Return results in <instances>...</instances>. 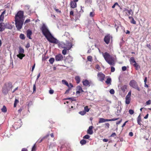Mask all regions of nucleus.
Listing matches in <instances>:
<instances>
[{
  "instance_id": "nucleus-35",
  "label": "nucleus",
  "mask_w": 151,
  "mask_h": 151,
  "mask_svg": "<svg viewBox=\"0 0 151 151\" xmlns=\"http://www.w3.org/2000/svg\"><path fill=\"white\" fill-rule=\"evenodd\" d=\"M49 61L50 64H52L54 61V59L53 58H51Z\"/></svg>"
},
{
  "instance_id": "nucleus-16",
  "label": "nucleus",
  "mask_w": 151,
  "mask_h": 151,
  "mask_svg": "<svg viewBox=\"0 0 151 151\" xmlns=\"http://www.w3.org/2000/svg\"><path fill=\"white\" fill-rule=\"evenodd\" d=\"M77 91L76 93L78 94L80 93L83 92V90H82V88L80 86H78L77 87Z\"/></svg>"
},
{
  "instance_id": "nucleus-1",
  "label": "nucleus",
  "mask_w": 151,
  "mask_h": 151,
  "mask_svg": "<svg viewBox=\"0 0 151 151\" xmlns=\"http://www.w3.org/2000/svg\"><path fill=\"white\" fill-rule=\"evenodd\" d=\"M16 27L18 30L22 29L24 21V12L23 11H19L15 17Z\"/></svg>"
},
{
  "instance_id": "nucleus-18",
  "label": "nucleus",
  "mask_w": 151,
  "mask_h": 151,
  "mask_svg": "<svg viewBox=\"0 0 151 151\" xmlns=\"http://www.w3.org/2000/svg\"><path fill=\"white\" fill-rule=\"evenodd\" d=\"M58 45L60 47H61L63 48H66V45L65 43L63 42H61L58 43Z\"/></svg>"
},
{
  "instance_id": "nucleus-45",
  "label": "nucleus",
  "mask_w": 151,
  "mask_h": 151,
  "mask_svg": "<svg viewBox=\"0 0 151 151\" xmlns=\"http://www.w3.org/2000/svg\"><path fill=\"white\" fill-rule=\"evenodd\" d=\"M109 92L111 94H113L114 93V91L113 89H112L110 90Z\"/></svg>"
},
{
  "instance_id": "nucleus-57",
  "label": "nucleus",
  "mask_w": 151,
  "mask_h": 151,
  "mask_svg": "<svg viewBox=\"0 0 151 151\" xmlns=\"http://www.w3.org/2000/svg\"><path fill=\"white\" fill-rule=\"evenodd\" d=\"M49 93L50 94H52L54 93V91L52 89H50L49 91Z\"/></svg>"
},
{
  "instance_id": "nucleus-64",
  "label": "nucleus",
  "mask_w": 151,
  "mask_h": 151,
  "mask_svg": "<svg viewBox=\"0 0 151 151\" xmlns=\"http://www.w3.org/2000/svg\"><path fill=\"white\" fill-rule=\"evenodd\" d=\"M22 108H20V109L19 110H18V112L19 113H20L21 111H22Z\"/></svg>"
},
{
  "instance_id": "nucleus-60",
  "label": "nucleus",
  "mask_w": 151,
  "mask_h": 151,
  "mask_svg": "<svg viewBox=\"0 0 151 151\" xmlns=\"http://www.w3.org/2000/svg\"><path fill=\"white\" fill-rule=\"evenodd\" d=\"M90 16L91 17H93L94 16V13L93 12H91L90 14Z\"/></svg>"
},
{
  "instance_id": "nucleus-27",
  "label": "nucleus",
  "mask_w": 151,
  "mask_h": 151,
  "mask_svg": "<svg viewBox=\"0 0 151 151\" xmlns=\"http://www.w3.org/2000/svg\"><path fill=\"white\" fill-rule=\"evenodd\" d=\"M19 54H23L24 52V49L21 47H19Z\"/></svg>"
},
{
  "instance_id": "nucleus-8",
  "label": "nucleus",
  "mask_w": 151,
  "mask_h": 151,
  "mask_svg": "<svg viewBox=\"0 0 151 151\" xmlns=\"http://www.w3.org/2000/svg\"><path fill=\"white\" fill-rule=\"evenodd\" d=\"M112 38V37L110 34H108L105 36L104 40L105 42L108 44L109 43L110 39Z\"/></svg>"
},
{
  "instance_id": "nucleus-61",
  "label": "nucleus",
  "mask_w": 151,
  "mask_h": 151,
  "mask_svg": "<svg viewBox=\"0 0 151 151\" xmlns=\"http://www.w3.org/2000/svg\"><path fill=\"white\" fill-rule=\"evenodd\" d=\"M62 82L63 84L66 85V81L65 80H63L62 81Z\"/></svg>"
},
{
  "instance_id": "nucleus-46",
  "label": "nucleus",
  "mask_w": 151,
  "mask_h": 151,
  "mask_svg": "<svg viewBox=\"0 0 151 151\" xmlns=\"http://www.w3.org/2000/svg\"><path fill=\"white\" fill-rule=\"evenodd\" d=\"M95 68L96 69H98L99 70H100V66L98 65H96Z\"/></svg>"
},
{
  "instance_id": "nucleus-12",
  "label": "nucleus",
  "mask_w": 151,
  "mask_h": 151,
  "mask_svg": "<svg viewBox=\"0 0 151 151\" xmlns=\"http://www.w3.org/2000/svg\"><path fill=\"white\" fill-rule=\"evenodd\" d=\"M127 86L126 85H119L118 87L121 91H122L123 92H124L127 88Z\"/></svg>"
},
{
  "instance_id": "nucleus-43",
  "label": "nucleus",
  "mask_w": 151,
  "mask_h": 151,
  "mask_svg": "<svg viewBox=\"0 0 151 151\" xmlns=\"http://www.w3.org/2000/svg\"><path fill=\"white\" fill-rule=\"evenodd\" d=\"M130 22L131 23H132L134 24H136V22L134 20L133 18L132 19V20Z\"/></svg>"
},
{
  "instance_id": "nucleus-5",
  "label": "nucleus",
  "mask_w": 151,
  "mask_h": 151,
  "mask_svg": "<svg viewBox=\"0 0 151 151\" xmlns=\"http://www.w3.org/2000/svg\"><path fill=\"white\" fill-rule=\"evenodd\" d=\"M12 87V84L11 83H9L7 86H4L2 90V92L5 95H6L8 92L11 89Z\"/></svg>"
},
{
  "instance_id": "nucleus-25",
  "label": "nucleus",
  "mask_w": 151,
  "mask_h": 151,
  "mask_svg": "<svg viewBox=\"0 0 151 151\" xmlns=\"http://www.w3.org/2000/svg\"><path fill=\"white\" fill-rule=\"evenodd\" d=\"M133 65L135 68V69L136 70H138L140 68V66L137 63H134V64H133Z\"/></svg>"
},
{
  "instance_id": "nucleus-36",
  "label": "nucleus",
  "mask_w": 151,
  "mask_h": 151,
  "mask_svg": "<svg viewBox=\"0 0 151 151\" xmlns=\"http://www.w3.org/2000/svg\"><path fill=\"white\" fill-rule=\"evenodd\" d=\"M89 109L88 108V106H85L84 108V111H86V112H88L89 111Z\"/></svg>"
},
{
  "instance_id": "nucleus-44",
  "label": "nucleus",
  "mask_w": 151,
  "mask_h": 151,
  "mask_svg": "<svg viewBox=\"0 0 151 151\" xmlns=\"http://www.w3.org/2000/svg\"><path fill=\"white\" fill-rule=\"evenodd\" d=\"M129 113L130 114L132 115L134 114V111L132 109H129Z\"/></svg>"
},
{
  "instance_id": "nucleus-6",
  "label": "nucleus",
  "mask_w": 151,
  "mask_h": 151,
  "mask_svg": "<svg viewBox=\"0 0 151 151\" xmlns=\"http://www.w3.org/2000/svg\"><path fill=\"white\" fill-rule=\"evenodd\" d=\"M47 40L50 42L52 43L55 44H58L59 43V41L57 40L56 38H54L52 35H51V36H49L47 38Z\"/></svg>"
},
{
  "instance_id": "nucleus-53",
  "label": "nucleus",
  "mask_w": 151,
  "mask_h": 151,
  "mask_svg": "<svg viewBox=\"0 0 151 151\" xmlns=\"http://www.w3.org/2000/svg\"><path fill=\"white\" fill-rule=\"evenodd\" d=\"M127 69L126 67L125 66H123L122 67V70L123 71H125Z\"/></svg>"
},
{
  "instance_id": "nucleus-19",
  "label": "nucleus",
  "mask_w": 151,
  "mask_h": 151,
  "mask_svg": "<svg viewBox=\"0 0 151 151\" xmlns=\"http://www.w3.org/2000/svg\"><path fill=\"white\" fill-rule=\"evenodd\" d=\"M67 86L68 87V89L67 90V93L71 89V88L73 87V86L72 83H70L69 84L67 82Z\"/></svg>"
},
{
  "instance_id": "nucleus-51",
  "label": "nucleus",
  "mask_w": 151,
  "mask_h": 151,
  "mask_svg": "<svg viewBox=\"0 0 151 151\" xmlns=\"http://www.w3.org/2000/svg\"><path fill=\"white\" fill-rule=\"evenodd\" d=\"M151 101L150 100H149L148 101H147L146 102V104L147 105H150L151 104Z\"/></svg>"
},
{
  "instance_id": "nucleus-40",
  "label": "nucleus",
  "mask_w": 151,
  "mask_h": 151,
  "mask_svg": "<svg viewBox=\"0 0 151 151\" xmlns=\"http://www.w3.org/2000/svg\"><path fill=\"white\" fill-rule=\"evenodd\" d=\"M86 111H84L79 112V113L81 115H84L86 114Z\"/></svg>"
},
{
  "instance_id": "nucleus-29",
  "label": "nucleus",
  "mask_w": 151,
  "mask_h": 151,
  "mask_svg": "<svg viewBox=\"0 0 151 151\" xmlns=\"http://www.w3.org/2000/svg\"><path fill=\"white\" fill-rule=\"evenodd\" d=\"M111 79L110 78H108L106 81V83L107 84H109L111 83Z\"/></svg>"
},
{
  "instance_id": "nucleus-17",
  "label": "nucleus",
  "mask_w": 151,
  "mask_h": 151,
  "mask_svg": "<svg viewBox=\"0 0 151 151\" xmlns=\"http://www.w3.org/2000/svg\"><path fill=\"white\" fill-rule=\"evenodd\" d=\"M27 36L29 39H31L32 38L31 37V36L32 34V32L30 30H28L27 31Z\"/></svg>"
},
{
  "instance_id": "nucleus-13",
  "label": "nucleus",
  "mask_w": 151,
  "mask_h": 151,
  "mask_svg": "<svg viewBox=\"0 0 151 151\" xmlns=\"http://www.w3.org/2000/svg\"><path fill=\"white\" fill-rule=\"evenodd\" d=\"M63 57L61 54H59L55 56V59L56 61H61L63 60Z\"/></svg>"
},
{
  "instance_id": "nucleus-10",
  "label": "nucleus",
  "mask_w": 151,
  "mask_h": 151,
  "mask_svg": "<svg viewBox=\"0 0 151 151\" xmlns=\"http://www.w3.org/2000/svg\"><path fill=\"white\" fill-rule=\"evenodd\" d=\"M78 0H73L70 1V6L71 8H75L77 6L76 2L78 1Z\"/></svg>"
},
{
  "instance_id": "nucleus-26",
  "label": "nucleus",
  "mask_w": 151,
  "mask_h": 151,
  "mask_svg": "<svg viewBox=\"0 0 151 151\" xmlns=\"http://www.w3.org/2000/svg\"><path fill=\"white\" fill-rule=\"evenodd\" d=\"M17 56L21 59H22L25 56V55L23 54L19 53L17 55Z\"/></svg>"
},
{
  "instance_id": "nucleus-62",
  "label": "nucleus",
  "mask_w": 151,
  "mask_h": 151,
  "mask_svg": "<svg viewBox=\"0 0 151 151\" xmlns=\"http://www.w3.org/2000/svg\"><path fill=\"white\" fill-rule=\"evenodd\" d=\"M129 136L132 137L133 136V133L132 132H130L129 133Z\"/></svg>"
},
{
  "instance_id": "nucleus-7",
  "label": "nucleus",
  "mask_w": 151,
  "mask_h": 151,
  "mask_svg": "<svg viewBox=\"0 0 151 151\" xmlns=\"http://www.w3.org/2000/svg\"><path fill=\"white\" fill-rule=\"evenodd\" d=\"M105 75L101 72L98 73L97 74V78L98 79L101 81H103L104 80Z\"/></svg>"
},
{
  "instance_id": "nucleus-3",
  "label": "nucleus",
  "mask_w": 151,
  "mask_h": 151,
  "mask_svg": "<svg viewBox=\"0 0 151 151\" xmlns=\"http://www.w3.org/2000/svg\"><path fill=\"white\" fill-rule=\"evenodd\" d=\"M43 35L47 38L49 36H51V34L50 32L47 27L44 23H42V26L40 28Z\"/></svg>"
},
{
  "instance_id": "nucleus-48",
  "label": "nucleus",
  "mask_w": 151,
  "mask_h": 151,
  "mask_svg": "<svg viewBox=\"0 0 151 151\" xmlns=\"http://www.w3.org/2000/svg\"><path fill=\"white\" fill-rule=\"evenodd\" d=\"M4 18V16L1 15L0 16V21L1 22L3 20Z\"/></svg>"
},
{
  "instance_id": "nucleus-63",
  "label": "nucleus",
  "mask_w": 151,
  "mask_h": 151,
  "mask_svg": "<svg viewBox=\"0 0 151 151\" xmlns=\"http://www.w3.org/2000/svg\"><path fill=\"white\" fill-rule=\"evenodd\" d=\"M147 46L151 50V45L150 44H147Z\"/></svg>"
},
{
  "instance_id": "nucleus-52",
  "label": "nucleus",
  "mask_w": 151,
  "mask_h": 151,
  "mask_svg": "<svg viewBox=\"0 0 151 151\" xmlns=\"http://www.w3.org/2000/svg\"><path fill=\"white\" fill-rule=\"evenodd\" d=\"M65 49L63 50L62 51V53L64 55H65L66 54V49H65V48H64Z\"/></svg>"
},
{
  "instance_id": "nucleus-15",
  "label": "nucleus",
  "mask_w": 151,
  "mask_h": 151,
  "mask_svg": "<svg viewBox=\"0 0 151 151\" xmlns=\"http://www.w3.org/2000/svg\"><path fill=\"white\" fill-rule=\"evenodd\" d=\"M5 29V24L3 23H0V31H3Z\"/></svg>"
},
{
  "instance_id": "nucleus-50",
  "label": "nucleus",
  "mask_w": 151,
  "mask_h": 151,
  "mask_svg": "<svg viewBox=\"0 0 151 151\" xmlns=\"http://www.w3.org/2000/svg\"><path fill=\"white\" fill-rule=\"evenodd\" d=\"M116 5H117L119 6V5L118 4V3L117 2L115 3L112 6V8H115V6Z\"/></svg>"
},
{
  "instance_id": "nucleus-23",
  "label": "nucleus",
  "mask_w": 151,
  "mask_h": 151,
  "mask_svg": "<svg viewBox=\"0 0 151 151\" xmlns=\"http://www.w3.org/2000/svg\"><path fill=\"white\" fill-rule=\"evenodd\" d=\"M5 28L9 29H12V26L11 24H5Z\"/></svg>"
},
{
  "instance_id": "nucleus-41",
  "label": "nucleus",
  "mask_w": 151,
  "mask_h": 151,
  "mask_svg": "<svg viewBox=\"0 0 151 151\" xmlns=\"http://www.w3.org/2000/svg\"><path fill=\"white\" fill-rule=\"evenodd\" d=\"M87 59L89 61H91L92 60V57L91 56H89L87 57Z\"/></svg>"
},
{
  "instance_id": "nucleus-4",
  "label": "nucleus",
  "mask_w": 151,
  "mask_h": 151,
  "mask_svg": "<svg viewBox=\"0 0 151 151\" xmlns=\"http://www.w3.org/2000/svg\"><path fill=\"white\" fill-rule=\"evenodd\" d=\"M129 86L139 91H140V88L138 86L137 82L134 80H131L129 83Z\"/></svg>"
},
{
  "instance_id": "nucleus-22",
  "label": "nucleus",
  "mask_w": 151,
  "mask_h": 151,
  "mask_svg": "<svg viewBox=\"0 0 151 151\" xmlns=\"http://www.w3.org/2000/svg\"><path fill=\"white\" fill-rule=\"evenodd\" d=\"M129 61L130 62V64H131L133 65V64H134V63H136L134 58L133 57H132L130 58V59L129 60Z\"/></svg>"
},
{
  "instance_id": "nucleus-33",
  "label": "nucleus",
  "mask_w": 151,
  "mask_h": 151,
  "mask_svg": "<svg viewBox=\"0 0 151 151\" xmlns=\"http://www.w3.org/2000/svg\"><path fill=\"white\" fill-rule=\"evenodd\" d=\"M80 143L82 145H84L86 143V141L85 140L83 139L80 141Z\"/></svg>"
},
{
  "instance_id": "nucleus-2",
  "label": "nucleus",
  "mask_w": 151,
  "mask_h": 151,
  "mask_svg": "<svg viewBox=\"0 0 151 151\" xmlns=\"http://www.w3.org/2000/svg\"><path fill=\"white\" fill-rule=\"evenodd\" d=\"M102 55L106 61L110 65H114L115 64L114 58L111 56L107 52L102 53Z\"/></svg>"
},
{
  "instance_id": "nucleus-28",
  "label": "nucleus",
  "mask_w": 151,
  "mask_h": 151,
  "mask_svg": "<svg viewBox=\"0 0 151 151\" xmlns=\"http://www.w3.org/2000/svg\"><path fill=\"white\" fill-rule=\"evenodd\" d=\"M67 59L68 60V62L69 63L70 62L72 61L73 58H72L70 56L67 57Z\"/></svg>"
},
{
  "instance_id": "nucleus-30",
  "label": "nucleus",
  "mask_w": 151,
  "mask_h": 151,
  "mask_svg": "<svg viewBox=\"0 0 151 151\" xmlns=\"http://www.w3.org/2000/svg\"><path fill=\"white\" fill-rule=\"evenodd\" d=\"M75 80L76 81V82L77 83H79L80 81V78L79 76H76L75 78Z\"/></svg>"
},
{
  "instance_id": "nucleus-9",
  "label": "nucleus",
  "mask_w": 151,
  "mask_h": 151,
  "mask_svg": "<svg viewBox=\"0 0 151 151\" xmlns=\"http://www.w3.org/2000/svg\"><path fill=\"white\" fill-rule=\"evenodd\" d=\"M70 40V41H67V50H69L72 46L73 38L71 37Z\"/></svg>"
},
{
  "instance_id": "nucleus-34",
  "label": "nucleus",
  "mask_w": 151,
  "mask_h": 151,
  "mask_svg": "<svg viewBox=\"0 0 151 151\" xmlns=\"http://www.w3.org/2000/svg\"><path fill=\"white\" fill-rule=\"evenodd\" d=\"M80 17V14L79 13H77L75 16V19L76 20L78 19Z\"/></svg>"
},
{
  "instance_id": "nucleus-14",
  "label": "nucleus",
  "mask_w": 151,
  "mask_h": 151,
  "mask_svg": "<svg viewBox=\"0 0 151 151\" xmlns=\"http://www.w3.org/2000/svg\"><path fill=\"white\" fill-rule=\"evenodd\" d=\"M93 128V127L92 126H90L89 127L87 131V133L88 134L91 135L93 134V132L92 130Z\"/></svg>"
},
{
  "instance_id": "nucleus-39",
  "label": "nucleus",
  "mask_w": 151,
  "mask_h": 151,
  "mask_svg": "<svg viewBox=\"0 0 151 151\" xmlns=\"http://www.w3.org/2000/svg\"><path fill=\"white\" fill-rule=\"evenodd\" d=\"M125 102L127 104H128L130 103V99H125Z\"/></svg>"
},
{
  "instance_id": "nucleus-58",
  "label": "nucleus",
  "mask_w": 151,
  "mask_h": 151,
  "mask_svg": "<svg viewBox=\"0 0 151 151\" xmlns=\"http://www.w3.org/2000/svg\"><path fill=\"white\" fill-rule=\"evenodd\" d=\"M54 9L56 11V12L58 13H60L61 12L60 11H59L58 9H56V8H55Z\"/></svg>"
},
{
  "instance_id": "nucleus-37",
  "label": "nucleus",
  "mask_w": 151,
  "mask_h": 151,
  "mask_svg": "<svg viewBox=\"0 0 151 151\" xmlns=\"http://www.w3.org/2000/svg\"><path fill=\"white\" fill-rule=\"evenodd\" d=\"M18 102H19V101L17 99H16L15 100L14 105V107H15L16 106L17 104L18 103Z\"/></svg>"
},
{
  "instance_id": "nucleus-47",
  "label": "nucleus",
  "mask_w": 151,
  "mask_h": 151,
  "mask_svg": "<svg viewBox=\"0 0 151 151\" xmlns=\"http://www.w3.org/2000/svg\"><path fill=\"white\" fill-rule=\"evenodd\" d=\"M36 150L35 144H34L32 148V151H35Z\"/></svg>"
},
{
  "instance_id": "nucleus-42",
  "label": "nucleus",
  "mask_w": 151,
  "mask_h": 151,
  "mask_svg": "<svg viewBox=\"0 0 151 151\" xmlns=\"http://www.w3.org/2000/svg\"><path fill=\"white\" fill-rule=\"evenodd\" d=\"M90 136H89L87 134V135H85L84 136V137H83V138L84 139H88L90 138Z\"/></svg>"
},
{
  "instance_id": "nucleus-24",
  "label": "nucleus",
  "mask_w": 151,
  "mask_h": 151,
  "mask_svg": "<svg viewBox=\"0 0 151 151\" xmlns=\"http://www.w3.org/2000/svg\"><path fill=\"white\" fill-rule=\"evenodd\" d=\"M141 117L140 115H139L137 118V122L138 124L141 125L142 124L141 123Z\"/></svg>"
},
{
  "instance_id": "nucleus-32",
  "label": "nucleus",
  "mask_w": 151,
  "mask_h": 151,
  "mask_svg": "<svg viewBox=\"0 0 151 151\" xmlns=\"http://www.w3.org/2000/svg\"><path fill=\"white\" fill-rule=\"evenodd\" d=\"M1 111L4 113H5L7 111L6 108L5 106H3V108L1 109Z\"/></svg>"
},
{
  "instance_id": "nucleus-59",
  "label": "nucleus",
  "mask_w": 151,
  "mask_h": 151,
  "mask_svg": "<svg viewBox=\"0 0 151 151\" xmlns=\"http://www.w3.org/2000/svg\"><path fill=\"white\" fill-rule=\"evenodd\" d=\"M30 21V19H27L25 22H24V24H26V23H28V22H29Z\"/></svg>"
},
{
  "instance_id": "nucleus-38",
  "label": "nucleus",
  "mask_w": 151,
  "mask_h": 151,
  "mask_svg": "<svg viewBox=\"0 0 151 151\" xmlns=\"http://www.w3.org/2000/svg\"><path fill=\"white\" fill-rule=\"evenodd\" d=\"M20 38L22 40H24L25 39L24 35L23 34H21L19 36Z\"/></svg>"
},
{
  "instance_id": "nucleus-31",
  "label": "nucleus",
  "mask_w": 151,
  "mask_h": 151,
  "mask_svg": "<svg viewBox=\"0 0 151 151\" xmlns=\"http://www.w3.org/2000/svg\"><path fill=\"white\" fill-rule=\"evenodd\" d=\"M49 136V134H47V135L46 136L43 137L42 139L40 140H38L37 142L39 143H40V142H41L44 139H45L47 138L48 136Z\"/></svg>"
},
{
  "instance_id": "nucleus-49",
  "label": "nucleus",
  "mask_w": 151,
  "mask_h": 151,
  "mask_svg": "<svg viewBox=\"0 0 151 151\" xmlns=\"http://www.w3.org/2000/svg\"><path fill=\"white\" fill-rule=\"evenodd\" d=\"M33 92H35L36 90V86L35 85V84H34L33 85Z\"/></svg>"
},
{
  "instance_id": "nucleus-20",
  "label": "nucleus",
  "mask_w": 151,
  "mask_h": 151,
  "mask_svg": "<svg viewBox=\"0 0 151 151\" xmlns=\"http://www.w3.org/2000/svg\"><path fill=\"white\" fill-rule=\"evenodd\" d=\"M109 119H105L103 118H100L99 119V123L105 122H109Z\"/></svg>"
},
{
  "instance_id": "nucleus-54",
  "label": "nucleus",
  "mask_w": 151,
  "mask_h": 151,
  "mask_svg": "<svg viewBox=\"0 0 151 151\" xmlns=\"http://www.w3.org/2000/svg\"><path fill=\"white\" fill-rule=\"evenodd\" d=\"M66 99L67 100L69 99V100H70L71 101H74V98H67Z\"/></svg>"
},
{
  "instance_id": "nucleus-56",
  "label": "nucleus",
  "mask_w": 151,
  "mask_h": 151,
  "mask_svg": "<svg viewBox=\"0 0 151 151\" xmlns=\"http://www.w3.org/2000/svg\"><path fill=\"white\" fill-rule=\"evenodd\" d=\"M118 118H114L112 119H109V121H114L118 119Z\"/></svg>"
},
{
  "instance_id": "nucleus-55",
  "label": "nucleus",
  "mask_w": 151,
  "mask_h": 151,
  "mask_svg": "<svg viewBox=\"0 0 151 151\" xmlns=\"http://www.w3.org/2000/svg\"><path fill=\"white\" fill-rule=\"evenodd\" d=\"M115 70V68L113 67H111V71L112 72H113Z\"/></svg>"
},
{
  "instance_id": "nucleus-11",
  "label": "nucleus",
  "mask_w": 151,
  "mask_h": 151,
  "mask_svg": "<svg viewBox=\"0 0 151 151\" xmlns=\"http://www.w3.org/2000/svg\"><path fill=\"white\" fill-rule=\"evenodd\" d=\"M125 11H127L128 12V13L126 12V15L129 16L130 14L132 15L133 14V12L131 9L128 10L127 8H124L123 9V12H125Z\"/></svg>"
},
{
  "instance_id": "nucleus-21",
  "label": "nucleus",
  "mask_w": 151,
  "mask_h": 151,
  "mask_svg": "<svg viewBox=\"0 0 151 151\" xmlns=\"http://www.w3.org/2000/svg\"><path fill=\"white\" fill-rule=\"evenodd\" d=\"M83 85L85 86H90V83L89 82L88 80L86 79L83 81Z\"/></svg>"
}]
</instances>
